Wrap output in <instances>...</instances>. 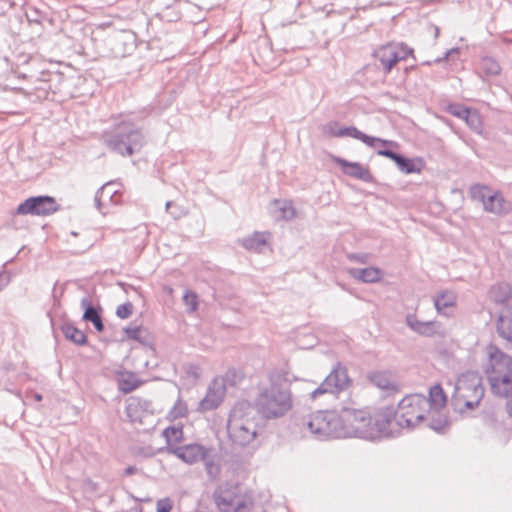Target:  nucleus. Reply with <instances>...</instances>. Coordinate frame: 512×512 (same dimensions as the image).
I'll return each instance as SVG.
<instances>
[{
  "label": "nucleus",
  "instance_id": "16",
  "mask_svg": "<svg viewBox=\"0 0 512 512\" xmlns=\"http://www.w3.org/2000/svg\"><path fill=\"white\" fill-rule=\"evenodd\" d=\"M125 412L130 422L142 424L145 417L153 413L152 402L140 397H130Z\"/></svg>",
  "mask_w": 512,
  "mask_h": 512
},
{
  "label": "nucleus",
  "instance_id": "45",
  "mask_svg": "<svg viewBox=\"0 0 512 512\" xmlns=\"http://www.w3.org/2000/svg\"><path fill=\"white\" fill-rule=\"evenodd\" d=\"M133 312V305L130 302L121 304L117 307L116 315L121 319L128 318Z\"/></svg>",
  "mask_w": 512,
  "mask_h": 512
},
{
  "label": "nucleus",
  "instance_id": "6",
  "mask_svg": "<svg viewBox=\"0 0 512 512\" xmlns=\"http://www.w3.org/2000/svg\"><path fill=\"white\" fill-rule=\"evenodd\" d=\"M227 432L233 444L244 447L257 436V425L248 404L241 403L233 407L227 422Z\"/></svg>",
  "mask_w": 512,
  "mask_h": 512
},
{
  "label": "nucleus",
  "instance_id": "21",
  "mask_svg": "<svg viewBox=\"0 0 512 512\" xmlns=\"http://www.w3.org/2000/svg\"><path fill=\"white\" fill-rule=\"evenodd\" d=\"M435 309L438 314L453 316L457 307V294L452 290H442L433 297Z\"/></svg>",
  "mask_w": 512,
  "mask_h": 512
},
{
  "label": "nucleus",
  "instance_id": "44",
  "mask_svg": "<svg viewBox=\"0 0 512 512\" xmlns=\"http://www.w3.org/2000/svg\"><path fill=\"white\" fill-rule=\"evenodd\" d=\"M50 85L47 81L41 80L40 84L34 88L35 95L38 99H46L49 95Z\"/></svg>",
  "mask_w": 512,
  "mask_h": 512
},
{
  "label": "nucleus",
  "instance_id": "24",
  "mask_svg": "<svg viewBox=\"0 0 512 512\" xmlns=\"http://www.w3.org/2000/svg\"><path fill=\"white\" fill-rule=\"evenodd\" d=\"M483 209L495 215H506L512 210V204L500 192H493L485 201Z\"/></svg>",
  "mask_w": 512,
  "mask_h": 512
},
{
  "label": "nucleus",
  "instance_id": "56",
  "mask_svg": "<svg viewBox=\"0 0 512 512\" xmlns=\"http://www.w3.org/2000/svg\"><path fill=\"white\" fill-rule=\"evenodd\" d=\"M438 34H439V29H438V27H436V28H435V36L437 37V36H438Z\"/></svg>",
  "mask_w": 512,
  "mask_h": 512
},
{
  "label": "nucleus",
  "instance_id": "2",
  "mask_svg": "<svg viewBox=\"0 0 512 512\" xmlns=\"http://www.w3.org/2000/svg\"><path fill=\"white\" fill-rule=\"evenodd\" d=\"M488 363L485 373L493 395L508 398L512 393V357L497 346H487Z\"/></svg>",
  "mask_w": 512,
  "mask_h": 512
},
{
  "label": "nucleus",
  "instance_id": "53",
  "mask_svg": "<svg viewBox=\"0 0 512 512\" xmlns=\"http://www.w3.org/2000/svg\"><path fill=\"white\" fill-rule=\"evenodd\" d=\"M506 408L509 415L512 417V398L507 401Z\"/></svg>",
  "mask_w": 512,
  "mask_h": 512
},
{
  "label": "nucleus",
  "instance_id": "3",
  "mask_svg": "<svg viewBox=\"0 0 512 512\" xmlns=\"http://www.w3.org/2000/svg\"><path fill=\"white\" fill-rule=\"evenodd\" d=\"M258 413L266 420L281 418L292 408L289 388L270 379V385L263 389L255 400Z\"/></svg>",
  "mask_w": 512,
  "mask_h": 512
},
{
  "label": "nucleus",
  "instance_id": "13",
  "mask_svg": "<svg viewBox=\"0 0 512 512\" xmlns=\"http://www.w3.org/2000/svg\"><path fill=\"white\" fill-rule=\"evenodd\" d=\"M167 452L175 455L177 458L187 464H194L198 461H202L206 454L211 450L205 446L197 443H191L178 447H167Z\"/></svg>",
  "mask_w": 512,
  "mask_h": 512
},
{
  "label": "nucleus",
  "instance_id": "34",
  "mask_svg": "<svg viewBox=\"0 0 512 512\" xmlns=\"http://www.w3.org/2000/svg\"><path fill=\"white\" fill-rule=\"evenodd\" d=\"M479 69L486 76H496L500 73L501 67L499 63L492 57H483L479 62Z\"/></svg>",
  "mask_w": 512,
  "mask_h": 512
},
{
  "label": "nucleus",
  "instance_id": "22",
  "mask_svg": "<svg viewBox=\"0 0 512 512\" xmlns=\"http://www.w3.org/2000/svg\"><path fill=\"white\" fill-rule=\"evenodd\" d=\"M335 162L342 168L343 173L351 178L364 182H371L373 179L369 168L358 162H349L339 157L335 159Z\"/></svg>",
  "mask_w": 512,
  "mask_h": 512
},
{
  "label": "nucleus",
  "instance_id": "11",
  "mask_svg": "<svg viewBox=\"0 0 512 512\" xmlns=\"http://www.w3.org/2000/svg\"><path fill=\"white\" fill-rule=\"evenodd\" d=\"M413 50L403 43H389L374 51V57L379 62L385 74L390 73L395 64L406 60Z\"/></svg>",
  "mask_w": 512,
  "mask_h": 512
},
{
  "label": "nucleus",
  "instance_id": "31",
  "mask_svg": "<svg viewBox=\"0 0 512 512\" xmlns=\"http://www.w3.org/2000/svg\"><path fill=\"white\" fill-rule=\"evenodd\" d=\"M61 330L65 338L72 341L73 343L77 345H84L87 343L86 334L72 324H64Z\"/></svg>",
  "mask_w": 512,
  "mask_h": 512
},
{
  "label": "nucleus",
  "instance_id": "55",
  "mask_svg": "<svg viewBox=\"0 0 512 512\" xmlns=\"http://www.w3.org/2000/svg\"><path fill=\"white\" fill-rule=\"evenodd\" d=\"M172 205H173V202H172V201H168V202H166L165 208H166V211H167V212H168V211H169V209L172 207Z\"/></svg>",
  "mask_w": 512,
  "mask_h": 512
},
{
  "label": "nucleus",
  "instance_id": "27",
  "mask_svg": "<svg viewBox=\"0 0 512 512\" xmlns=\"http://www.w3.org/2000/svg\"><path fill=\"white\" fill-rule=\"evenodd\" d=\"M117 383L119 390L124 394H128L137 389L142 384V381L133 372H121L119 373Z\"/></svg>",
  "mask_w": 512,
  "mask_h": 512
},
{
  "label": "nucleus",
  "instance_id": "40",
  "mask_svg": "<svg viewBox=\"0 0 512 512\" xmlns=\"http://www.w3.org/2000/svg\"><path fill=\"white\" fill-rule=\"evenodd\" d=\"M469 110L470 108L459 103H450L446 107V111L449 114L462 120L465 119V115L468 114Z\"/></svg>",
  "mask_w": 512,
  "mask_h": 512
},
{
  "label": "nucleus",
  "instance_id": "7",
  "mask_svg": "<svg viewBox=\"0 0 512 512\" xmlns=\"http://www.w3.org/2000/svg\"><path fill=\"white\" fill-rule=\"evenodd\" d=\"M340 417L339 438L358 437L375 439L372 418L364 410L343 408Z\"/></svg>",
  "mask_w": 512,
  "mask_h": 512
},
{
  "label": "nucleus",
  "instance_id": "17",
  "mask_svg": "<svg viewBox=\"0 0 512 512\" xmlns=\"http://www.w3.org/2000/svg\"><path fill=\"white\" fill-rule=\"evenodd\" d=\"M226 388L222 381L214 379L207 388L205 397L199 402V410L211 411L216 409L223 401Z\"/></svg>",
  "mask_w": 512,
  "mask_h": 512
},
{
  "label": "nucleus",
  "instance_id": "20",
  "mask_svg": "<svg viewBox=\"0 0 512 512\" xmlns=\"http://www.w3.org/2000/svg\"><path fill=\"white\" fill-rule=\"evenodd\" d=\"M115 186L116 184L114 182H107L96 192L94 198L95 206L97 210L103 214L106 213L104 208L108 204L116 205L121 201V195Z\"/></svg>",
  "mask_w": 512,
  "mask_h": 512
},
{
  "label": "nucleus",
  "instance_id": "46",
  "mask_svg": "<svg viewBox=\"0 0 512 512\" xmlns=\"http://www.w3.org/2000/svg\"><path fill=\"white\" fill-rule=\"evenodd\" d=\"M347 258L350 261L358 262V263H361V264H366V263H368L369 255L366 254V253H361V254L350 253V254L347 255Z\"/></svg>",
  "mask_w": 512,
  "mask_h": 512
},
{
  "label": "nucleus",
  "instance_id": "52",
  "mask_svg": "<svg viewBox=\"0 0 512 512\" xmlns=\"http://www.w3.org/2000/svg\"><path fill=\"white\" fill-rule=\"evenodd\" d=\"M136 472V467L134 466H129L125 469V474L126 475H132Z\"/></svg>",
  "mask_w": 512,
  "mask_h": 512
},
{
  "label": "nucleus",
  "instance_id": "5",
  "mask_svg": "<svg viewBox=\"0 0 512 512\" xmlns=\"http://www.w3.org/2000/svg\"><path fill=\"white\" fill-rule=\"evenodd\" d=\"M484 391L482 378L477 372L463 373L456 382L451 398L454 410L464 413L468 409L478 407L484 396Z\"/></svg>",
  "mask_w": 512,
  "mask_h": 512
},
{
  "label": "nucleus",
  "instance_id": "29",
  "mask_svg": "<svg viewBox=\"0 0 512 512\" xmlns=\"http://www.w3.org/2000/svg\"><path fill=\"white\" fill-rule=\"evenodd\" d=\"M266 243L265 235L260 232H254L252 235L241 240V244L245 249L255 252H260Z\"/></svg>",
  "mask_w": 512,
  "mask_h": 512
},
{
  "label": "nucleus",
  "instance_id": "30",
  "mask_svg": "<svg viewBox=\"0 0 512 512\" xmlns=\"http://www.w3.org/2000/svg\"><path fill=\"white\" fill-rule=\"evenodd\" d=\"M202 461L204 463L205 471L209 480H218L221 473V465L219 459H217L215 456H211L210 452H208Z\"/></svg>",
  "mask_w": 512,
  "mask_h": 512
},
{
  "label": "nucleus",
  "instance_id": "14",
  "mask_svg": "<svg viewBox=\"0 0 512 512\" xmlns=\"http://www.w3.org/2000/svg\"><path fill=\"white\" fill-rule=\"evenodd\" d=\"M405 322L413 332L424 337H443L445 335L442 324L439 321H420L416 314L410 313L406 315Z\"/></svg>",
  "mask_w": 512,
  "mask_h": 512
},
{
  "label": "nucleus",
  "instance_id": "41",
  "mask_svg": "<svg viewBox=\"0 0 512 512\" xmlns=\"http://www.w3.org/2000/svg\"><path fill=\"white\" fill-rule=\"evenodd\" d=\"M183 302L189 312H194L198 308V296L193 291L187 290L184 293Z\"/></svg>",
  "mask_w": 512,
  "mask_h": 512
},
{
  "label": "nucleus",
  "instance_id": "51",
  "mask_svg": "<svg viewBox=\"0 0 512 512\" xmlns=\"http://www.w3.org/2000/svg\"><path fill=\"white\" fill-rule=\"evenodd\" d=\"M458 53H459V49L458 48H452V49L448 50L442 58L436 59L435 62H441L443 60H447L452 55L458 54Z\"/></svg>",
  "mask_w": 512,
  "mask_h": 512
},
{
  "label": "nucleus",
  "instance_id": "28",
  "mask_svg": "<svg viewBox=\"0 0 512 512\" xmlns=\"http://www.w3.org/2000/svg\"><path fill=\"white\" fill-rule=\"evenodd\" d=\"M490 299L497 304H505L512 297V290L507 283H497L490 288Z\"/></svg>",
  "mask_w": 512,
  "mask_h": 512
},
{
  "label": "nucleus",
  "instance_id": "26",
  "mask_svg": "<svg viewBox=\"0 0 512 512\" xmlns=\"http://www.w3.org/2000/svg\"><path fill=\"white\" fill-rule=\"evenodd\" d=\"M81 308L84 310L83 319L85 321H89L94 325V328L98 332H102L104 330V324L101 318L99 311L91 304V301L88 297H84L81 300Z\"/></svg>",
  "mask_w": 512,
  "mask_h": 512
},
{
  "label": "nucleus",
  "instance_id": "12",
  "mask_svg": "<svg viewBox=\"0 0 512 512\" xmlns=\"http://www.w3.org/2000/svg\"><path fill=\"white\" fill-rule=\"evenodd\" d=\"M60 209L56 199L47 195L32 196L17 207L19 215L49 216Z\"/></svg>",
  "mask_w": 512,
  "mask_h": 512
},
{
  "label": "nucleus",
  "instance_id": "38",
  "mask_svg": "<svg viewBox=\"0 0 512 512\" xmlns=\"http://www.w3.org/2000/svg\"><path fill=\"white\" fill-rule=\"evenodd\" d=\"M200 367L196 364H186L183 366V378L194 385L200 378Z\"/></svg>",
  "mask_w": 512,
  "mask_h": 512
},
{
  "label": "nucleus",
  "instance_id": "8",
  "mask_svg": "<svg viewBox=\"0 0 512 512\" xmlns=\"http://www.w3.org/2000/svg\"><path fill=\"white\" fill-rule=\"evenodd\" d=\"M429 408L427 398L420 394L405 396L394 413L395 424L400 428L411 429L425 420Z\"/></svg>",
  "mask_w": 512,
  "mask_h": 512
},
{
  "label": "nucleus",
  "instance_id": "36",
  "mask_svg": "<svg viewBox=\"0 0 512 512\" xmlns=\"http://www.w3.org/2000/svg\"><path fill=\"white\" fill-rule=\"evenodd\" d=\"M163 436L166 439L167 447H175L173 444L179 443L183 438V430L181 427H167L163 431Z\"/></svg>",
  "mask_w": 512,
  "mask_h": 512
},
{
  "label": "nucleus",
  "instance_id": "32",
  "mask_svg": "<svg viewBox=\"0 0 512 512\" xmlns=\"http://www.w3.org/2000/svg\"><path fill=\"white\" fill-rule=\"evenodd\" d=\"M429 408H433L438 410L445 406L446 404V395L440 385H434L430 388L429 391Z\"/></svg>",
  "mask_w": 512,
  "mask_h": 512
},
{
  "label": "nucleus",
  "instance_id": "33",
  "mask_svg": "<svg viewBox=\"0 0 512 512\" xmlns=\"http://www.w3.org/2000/svg\"><path fill=\"white\" fill-rule=\"evenodd\" d=\"M497 331L500 337L512 341V315H500L497 322Z\"/></svg>",
  "mask_w": 512,
  "mask_h": 512
},
{
  "label": "nucleus",
  "instance_id": "50",
  "mask_svg": "<svg viewBox=\"0 0 512 512\" xmlns=\"http://www.w3.org/2000/svg\"><path fill=\"white\" fill-rule=\"evenodd\" d=\"M10 282V277L5 272H0V291H2Z\"/></svg>",
  "mask_w": 512,
  "mask_h": 512
},
{
  "label": "nucleus",
  "instance_id": "4",
  "mask_svg": "<svg viewBox=\"0 0 512 512\" xmlns=\"http://www.w3.org/2000/svg\"><path fill=\"white\" fill-rule=\"evenodd\" d=\"M340 417L335 411H317L304 416H296L293 424L304 436L318 440L339 438Z\"/></svg>",
  "mask_w": 512,
  "mask_h": 512
},
{
  "label": "nucleus",
  "instance_id": "47",
  "mask_svg": "<svg viewBox=\"0 0 512 512\" xmlns=\"http://www.w3.org/2000/svg\"><path fill=\"white\" fill-rule=\"evenodd\" d=\"M157 512H170L172 504L169 499H161L157 502Z\"/></svg>",
  "mask_w": 512,
  "mask_h": 512
},
{
  "label": "nucleus",
  "instance_id": "49",
  "mask_svg": "<svg viewBox=\"0 0 512 512\" xmlns=\"http://www.w3.org/2000/svg\"><path fill=\"white\" fill-rule=\"evenodd\" d=\"M281 212H282V217L285 219H291L295 214L294 209L288 205L281 207Z\"/></svg>",
  "mask_w": 512,
  "mask_h": 512
},
{
  "label": "nucleus",
  "instance_id": "57",
  "mask_svg": "<svg viewBox=\"0 0 512 512\" xmlns=\"http://www.w3.org/2000/svg\"><path fill=\"white\" fill-rule=\"evenodd\" d=\"M119 43H125L124 40H121V39H118L117 40Z\"/></svg>",
  "mask_w": 512,
  "mask_h": 512
},
{
  "label": "nucleus",
  "instance_id": "15",
  "mask_svg": "<svg viewBox=\"0 0 512 512\" xmlns=\"http://www.w3.org/2000/svg\"><path fill=\"white\" fill-rule=\"evenodd\" d=\"M377 154L394 161L398 169L404 174L420 173L424 166L422 159H410L390 149H378Z\"/></svg>",
  "mask_w": 512,
  "mask_h": 512
},
{
  "label": "nucleus",
  "instance_id": "23",
  "mask_svg": "<svg viewBox=\"0 0 512 512\" xmlns=\"http://www.w3.org/2000/svg\"><path fill=\"white\" fill-rule=\"evenodd\" d=\"M340 137H351L357 140L362 141L368 147L378 148V145L386 146L392 144V141L383 140L378 137L369 136L362 131H360L355 126L342 127L340 131Z\"/></svg>",
  "mask_w": 512,
  "mask_h": 512
},
{
  "label": "nucleus",
  "instance_id": "18",
  "mask_svg": "<svg viewBox=\"0 0 512 512\" xmlns=\"http://www.w3.org/2000/svg\"><path fill=\"white\" fill-rule=\"evenodd\" d=\"M395 411L391 407H386L377 412L372 421V427L375 432V438L388 437L393 432V423Z\"/></svg>",
  "mask_w": 512,
  "mask_h": 512
},
{
  "label": "nucleus",
  "instance_id": "42",
  "mask_svg": "<svg viewBox=\"0 0 512 512\" xmlns=\"http://www.w3.org/2000/svg\"><path fill=\"white\" fill-rule=\"evenodd\" d=\"M341 128L336 121H330L322 128L323 133L329 137H340Z\"/></svg>",
  "mask_w": 512,
  "mask_h": 512
},
{
  "label": "nucleus",
  "instance_id": "1",
  "mask_svg": "<svg viewBox=\"0 0 512 512\" xmlns=\"http://www.w3.org/2000/svg\"><path fill=\"white\" fill-rule=\"evenodd\" d=\"M103 144L113 153L130 157L140 152L146 144L143 127L133 114H120L113 126L101 135Z\"/></svg>",
  "mask_w": 512,
  "mask_h": 512
},
{
  "label": "nucleus",
  "instance_id": "43",
  "mask_svg": "<svg viewBox=\"0 0 512 512\" xmlns=\"http://www.w3.org/2000/svg\"><path fill=\"white\" fill-rule=\"evenodd\" d=\"M448 426V419L445 416H438L432 418L429 423V427L436 432L443 431Z\"/></svg>",
  "mask_w": 512,
  "mask_h": 512
},
{
  "label": "nucleus",
  "instance_id": "35",
  "mask_svg": "<svg viewBox=\"0 0 512 512\" xmlns=\"http://www.w3.org/2000/svg\"><path fill=\"white\" fill-rule=\"evenodd\" d=\"M491 193L492 191L488 186L481 184H474L469 189L471 198L481 202L483 205Z\"/></svg>",
  "mask_w": 512,
  "mask_h": 512
},
{
  "label": "nucleus",
  "instance_id": "9",
  "mask_svg": "<svg viewBox=\"0 0 512 512\" xmlns=\"http://www.w3.org/2000/svg\"><path fill=\"white\" fill-rule=\"evenodd\" d=\"M213 500L221 512H245L252 505L251 497L242 493L239 485L231 483L219 485Z\"/></svg>",
  "mask_w": 512,
  "mask_h": 512
},
{
  "label": "nucleus",
  "instance_id": "54",
  "mask_svg": "<svg viewBox=\"0 0 512 512\" xmlns=\"http://www.w3.org/2000/svg\"><path fill=\"white\" fill-rule=\"evenodd\" d=\"M33 397H34V399H35L36 401H41V400H42V395H41V394H39V393H35V394L33 395Z\"/></svg>",
  "mask_w": 512,
  "mask_h": 512
},
{
  "label": "nucleus",
  "instance_id": "48",
  "mask_svg": "<svg viewBox=\"0 0 512 512\" xmlns=\"http://www.w3.org/2000/svg\"><path fill=\"white\" fill-rule=\"evenodd\" d=\"M124 332L126 333V335L129 339L138 340L141 331L138 326H135V327L124 328Z\"/></svg>",
  "mask_w": 512,
  "mask_h": 512
},
{
  "label": "nucleus",
  "instance_id": "25",
  "mask_svg": "<svg viewBox=\"0 0 512 512\" xmlns=\"http://www.w3.org/2000/svg\"><path fill=\"white\" fill-rule=\"evenodd\" d=\"M347 273L355 280L363 283L379 282L383 276L381 269L376 267L348 268Z\"/></svg>",
  "mask_w": 512,
  "mask_h": 512
},
{
  "label": "nucleus",
  "instance_id": "39",
  "mask_svg": "<svg viewBox=\"0 0 512 512\" xmlns=\"http://www.w3.org/2000/svg\"><path fill=\"white\" fill-rule=\"evenodd\" d=\"M188 413V407L186 402H184L181 398H178L173 407L169 411V416L172 419H179L185 417Z\"/></svg>",
  "mask_w": 512,
  "mask_h": 512
},
{
  "label": "nucleus",
  "instance_id": "10",
  "mask_svg": "<svg viewBox=\"0 0 512 512\" xmlns=\"http://www.w3.org/2000/svg\"><path fill=\"white\" fill-rule=\"evenodd\" d=\"M350 384L347 368L341 362H337L323 382L311 392V397L315 399L325 393L339 394L347 390Z\"/></svg>",
  "mask_w": 512,
  "mask_h": 512
},
{
  "label": "nucleus",
  "instance_id": "19",
  "mask_svg": "<svg viewBox=\"0 0 512 512\" xmlns=\"http://www.w3.org/2000/svg\"><path fill=\"white\" fill-rule=\"evenodd\" d=\"M368 379L386 395H392L400 392V385L396 377L389 371L371 372L368 375Z\"/></svg>",
  "mask_w": 512,
  "mask_h": 512
},
{
  "label": "nucleus",
  "instance_id": "37",
  "mask_svg": "<svg viewBox=\"0 0 512 512\" xmlns=\"http://www.w3.org/2000/svg\"><path fill=\"white\" fill-rule=\"evenodd\" d=\"M464 121L474 132L481 133L483 123L477 110L470 109L468 114L465 115Z\"/></svg>",
  "mask_w": 512,
  "mask_h": 512
}]
</instances>
